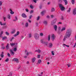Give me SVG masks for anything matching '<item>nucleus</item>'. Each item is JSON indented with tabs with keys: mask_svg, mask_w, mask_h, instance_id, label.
<instances>
[{
	"mask_svg": "<svg viewBox=\"0 0 76 76\" xmlns=\"http://www.w3.org/2000/svg\"><path fill=\"white\" fill-rule=\"evenodd\" d=\"M48 42H47V43L45 42V43L44 44H45L46 45H48Z\"/></svg>",
	"mask_w": 76,
	"mask_h": 76,
	"instance_id": "680f3d73",
	"label": "nucleus"
},
{
	"mask_svg": "<svg viewBox=\"0 0 76 76\" xmlns=\"http://www.w3.org/2000/svg\"><path fill=\"white\" fill-rule=\"evenodd\" d=\"M6 50H9V46H6Z\"/></svg>",
	"mask_w": 76,
	"mask_h": 76,
	"instance_id": "49530a36",
	"label": "nucleus"
},
{
	"mask_svg": "<svg viewBox=\"0 0 76 76\" xmlns=\"http://www.w3.org/2000/svg\"><path fill=\"white\" fill-rule=\"evenodd\" d=\"M10 13L12 15H13V14H14V12L13 11H11L10 12Z\"/></svg>",
	"mask_w": 76,
	"mask_h": 76,
	"instance_id": "09e8293b",
	"label": "nucleus"
},
{
	"mask_svg": "<svg viewBox=\"0 0 76 76\" xmlns=\"http://www.w3.org/2000/svg\"><path fill=\"white\" fill-rule=\"evenodd\" d=\"M41 63V60L39 59L38 60L37 64H40Z\"/></svg>",
	"mask_w": 76,
	"mask_h": 76,
	"instance_id": "4be33fe9",
	"label": "nucleus"
},
{
	"mask_svg": "<svg viewBox=\"0 0 76 76\" xmlns=\"http://www.w3.org/2000/svg\"><path fill=\"white\" fill-rule=\"evenodd\" d=\"M52 55H53V56H54V51H52Z\"/></svg>",
	"mask_w": 76,
	"mask_h": 76,
	"instance_id": "603ef678",
	"label": "nucleus"
},
{
	"mask_svg": "<svg viewBox=\"0 0 76 76\" xmlns=\"http://www.w3.org/2000/svg\"><path fill=\"white\" fill-rule=\"evenodd\" d=\"M31 36L32 35H31V34H28V37L29 38H31Z\"/></svg>",
	"mask_w": 76,
	"mask_h": 76,
	"instance_id": "79ce46f5",
	"label": "nucleus"
},
{
	"mask_svg": "<svg viewBox=\"0 0 76 76\" xmlns=\"http://www.w3.org/2000/svg\"><path fill=\"white\" fill-rule=\"evenodd\" d=\"M1 5H2V1H0V6H1Z\"/></svg>",
	"mask_w": 76,
	"mask_h": 76,
	"instance_id": "4d7b16f0",
	"label": "nucleus"
},
{
	"mask_svg": "<svg viewBox=\"0 0 76 76\" xmlns=\"http://www.w3.org/2000/svg\"><path fill=\"white\" fill-rule=\"evenodd\" d=\"M61 20H64V17H63V16H61Z\"/></svg>",
	"mask_w": 76,
	"mask_h": 76,
	"instance_id": "4c0bfd02",
	"label": "nucleus"
},
{
	"mask_svg": "<svg viewBox=\"0 0 76 76\" xmlns=\"http://www.w3.org/2000/svg\"><path fill=\"white\" fill-rule=\"evenodd\" d=\"M64 47H65V46H66V47H69V45H66V44H64Z\"/></svg>",
	"mask_w": 76,
	"mask_h": 76,
	"instance_id": "7c9ffc66",
	"label": "nucleus"
},
{
	"mask_svg": "<svg viewBox=\"0 0 76 76\" xmlns=\"http://www.w3.org/2000/svg\"><path fill=\"white\" fill-rule=\"evenodd\" d=\"M60 29H61V28H60V27H59L58 28V32L60 31Z\"/></svg>",
	"mask_w": 76,
	"mask_h": 76,
	"instance_id": "58836bf2",
	"label": "nucleus"
},
{
	"mask_svg": "<svg viewBox=\"0 0 76 76\" xmlns=\"http://www.w3.org/2000/svg\"><path fill=\"white\" fill-rule=\"evenodd\" d=\"M30 7L31 8V9H34V7L32 6V5L31 4L30 5Z\"/></svg>",
	"mask_w": 76,
	"mask_h": 76,
	"instance_id": "c85d7f7f",
	"label": "nucleus"
},
{
	"mask_svg": "<svg viewBox=\"0 0 76 76\" xmlns=\"http://www.w3.org/2000/svg\"><path fill=\"white\" fill-rule=\"evenodd\" d=\"M2 28H3V29H6V28H7V26H3V27H2Z\"/></svg>",
	"mask_w": 76,
	"mask_h": 76,
	"instance_id": "f704fd0d",
	"label": "nucleus"
},
{
	"mask_svg": "<svg viewBox=\"0 0 76 76\" xmlns=\"http://www.w3.org/2000/svg\"><path fill=\"white\" fill-rule=\"evenodd\" d=\"M72 32L71 29H67L65 34V36L68 38H70L72 35Z\"/></svg>",
	"mask_w": 76,
	"mask_h": 76,
	"instance_id": "f257e3e1",
	"label": "nucleus"
},
{
	"mask_svg": "<svg viewBox=\"0 0 76 76\" xmlns=\"http://www.w3.org/2000/svg\"><path fill=\"white\" fill-rule=\"evenodd\" d=\"M5 34L8 36H9V33L7 31H6V32H5Z\"/></svg>",
	"mask_w": 76,
	"mask_h": 76,
	"instance_id": "cd10ccee",
	"label": "nucleus"
},
{
	"mask_svg": "<svg viewBox=\"0 0 76 76\" xmlns=\"http://www.w3.org/2000/svg\"><path fill=\"white\" fill-rule=\"evenodd\" d=\"M20 33V32H19V31H18L17 32L16 34L17 35H19Z\"/></svg>",
	"mask_w": 76,
	"mask_h": 76,
	"instance_id": "a19ab883",
	"label": "nucleus"
},
{
	"mask_svg": "<svg viewBox=\"0 0 76 76\" xmlns=\"http://www.w3.org/2000/svg\"><path fill=\"white\" fill-rule=\"evenodd\" d=\"M68 38V37H66V36H64V38L63 39L64 41H65L66 40V38Z\"/></svg>",
	"mask_w": 76,
	"mask_h": 76,
	"instance_id": "5701e85b",
	"label": "nucleus"
},
{
	"mask_svg": "<svg viewBox=\"0 0 76 76\" xmlns=\"http://www.w3.org/2000/svg\"><path fill=\"white\" fill-rule=\"evenodd\" d=\"M3 20H4V21H6V17H4V16L3 17Z\"/></svg>",
	"mask_w": 76,
	"mask_h": 76,
	"instance_id": "2f4dec72",
	"label": "nucleus"
},
{
	"mask_svg": "<svg viewBox=\"0 0 76 76\" xmlns=\"http://www.w3.org/2000/svg\"><path fill=\"white\" fill-rule=\"evenodd\" d=\"M46 12H46V10H44V11H42V13H46Z\"/></svg>",
	"mask_w": 76,
	"mask_h": 76,
	"instance_id": "a18cd8bd",
	"label": "nucleus"
},
{
	"mask_svg": "<svg viewBox=\"0 0 76 76\" xmlns=\"http://www.w3.org/2000/svg\"><path fill=\"white\" fill-rule=\"evenodd\" d=\"M10 45L11 47H13L15 45V43H10Z\"/></svg>",
	"mask_w": 76,
	"mask_h": 76,
	"instance_id": "bb28decb",
	"label": "nucleus"
},
{
	"mask_svg": "<svg viewBox=\"0 0 76 76\" xmlns=\"http://www.w3.org/2000/svg\"><path fill=\"white\" fill-rule=\"evenodd\" d=\"M26 12H29V10H28V9H26Z\"/></svg>",
	"mask_w": 76,
	"mask_h": 76,
	"instance_id": "864d4df0",
	"label": "nucleus"
},
{
	"mask_svg": "<svg viewBox=\"0 0 76 76\" xmlns=\"http://www.w3.org/2000/svg\"><path fill=\"white\" fill-rule=\"evenodd\" d=\"M63 1H64L65 3V5H67V4L68 2H67V0H63Z\"/></svg>",
	"mask_w": 76,
	"mask_h": 76,
	"instance_id": "ddd939ff",
	"label": "nucleus"
},
{
	"mask_svg": "<svg viewBox=\"0 0 76 76\" xmlns=\"http://www.w3.org/2000/svg\"><path fill=\"white\" fill-rule=\"evenodd\" d=\"M40 35L41 37H42V36L43 35V33H41L40 34Z\"/></svg>",
	"mask_w": 76,
	"mask_h": 76,
	"instance_id": "8fccbe9b",
	"label": "nucleus"
},
{
	"mask_svg": "<svg viewBox=\"0 0 76 76\" xmlns=\"http://www.w3.org/2000/svg\"><path fill=\"white\" fill-rule=\"evenodd\" d=\"M43 23L45 25H47V24H48V22H47V21L45 20L43 21Z\"/></svg>",
	"mask_w": 76,
	"mask_h": 76,
	"instance_id": "4468645a",
	"label": "nucleus"
},
{
	"mask_svg": "<svg viewBox=\"0 0 76 76\" xmlns=\"http://www.w3.org/2000/svg\"><path fill=\"white\" fill-rule=\"evenodd\" d=\"M58 6L61 11H64V10H65V7H64L63 4H61L60 3L59 4Z\"/></svg>",
	"mask_w": 76,
	"mask_h": 76,
	"instance_id": "f03ea898",
	"label": "nucleus"
},
{
	"mask_svg": "<svg viewBox=\"0 0 76 76\" xmlns=\"http://www.w3.org/2000/svg\"><path fill=\"white\" fill-rule=\"evenodd\" d=\"M55 38H56V36H55V35H54V34H52V36H51V39L52 41H54Z\"/></svg>",
	"mask_w": 76,
	"mask_h": 76,
	"instance_id": "20e7f679",
	"label": "nucleus"
},
{
	"mask_svg": "<svg viewBox=\"0 0 76 76\" xmlns=\"http://www.w3.org/2000/svg\"><path fill=\"white\" fill-rule=\"evenodd\" d=\"M58 24H62V23L61 22H59L58 23Z\"/></svg>",
	"mask_w": 76,
	"mask_h": 76,
	"instance_id": "774afa93",
	"label": "nucleus"
},
{
	"mask_svg": "<svg viewBox=\"0 0 76 76\" xmlns=\"http://www.w3.org/2000/svg\"><path fill=\"white\" fill-rule=\"evenodd\" d=\"M8 18L9 19H10V14L8 15Z\"/></svg>",
	"mask_w": 76,
	"mask_h": 76,
	"instance_id": "473e14b6",
	"label": "nucleus"
},
{
	"mask_svg": "<svg viewBox=\"0 0 76 76\" xmlns=\"http://www.w3.org/2000/svg\"><path fill=\"white\" fill-rule=\"evenodd\" d=\"M36 60V58L35 57H34L31 59V61L32 63H34L35 61Z\"/></svg>",
	"mask_w": 76,
	"mask_h": 76,
	"instance_id": "9d476101",
	"label": "nucleus"
},
{
	"mask_svg": "<svg viewBox=\"0 0 76 76\" xmlns=\"http://www.w3.org/2000/svg\"><path fill=\"white\" fill-rule=\"evenodd\" d=\"M66 30V28L65 27H63L61 30V31L63 32L64 31Z\"/></svg>",
	"mask_w": 76,
	"mask_h": 76,
	"instance_id": "aec40b11",
	"label": "nucleus"
},
{
	"mask_svg": "<svg viewBox=\"0 0 76 76\" xmlns=\"http://www.w3.org/2000/svg\"><path fill=\"white\" fill-rule=\"evenodd\" d=\"M40 18V17H39V16H38L37 17V20H39V18Z\"/></svg>",
	"mask_w": 76,
	"mask_h": 76,
	"instance_id": "c9c22d12",
	"label": "nucleus"
},
{
	"mask_svg": "<svg viewBox=\"0 0 76 76\" xmlns=\"http://www.w3.org/2000/svg\"><path fill=\"white\" fill-rule=\"evenodd\" d=\"M70 10H71V8H69L68 10L67 11V12L68 13H69L70 12Z\"/></svg>",
	"mask_w": 76,
	"mask_h": 76,
	"instance_id": "393cba45",
	"label": "nucleus"
},
{
	"mask_svg": "<svg viewBox=\"0 0 76 76\" xmlns=\"http://www.w3.org/2000/svg\"><path fill=\"white\" fill-rule=\"evenodd\" d=\"M33 12L34 11H33V10H31L30 12V14H32V13H33Z\"/></svg>",
	"mask_w": 76,
	"mask_h": 76,
	"instance_id": "de8ad7c7",
	"label": "nucleus"
},
{
	"mask_svg": "<svg viewBox=\"0 0 76 76\" xmlns=\"http://www.w3.org/2000/svg\"><path fill=\"white\" fill-rule=\"evenodd\" d=\"M71 3L72 4H75V0H71Z\"/></svg>",
	"mask_w": 76,
	"mask_h": 76,
	"instance_id": "a878e982",
	"label": "nucleus"
},
{
	"mask_svg": "<svg viewBox=\"0 0 76 76\" xmlns=\"http://www.w3.org/2000/svg\"><path fill=\"white\" fill-rule=\"evenodd\" d=\"M40 42L41 43H42V44H45V42H44L43 41V40H40Z\"/></svg>",
	"mask_w": 76,
	"mask_h": 76,
	"instance_id": "6ab92c4d",
	"label": "nucleus"
},
{
	"mask_svg": "<svg viewBox=\"0 0 76 76\" xmlns=\"http://www.w3.org/2000/svg\"><path fill=\"white\" fill-rule=\"evenodd\" d=\"M7 37L4 36L2 38V40H3V41H4V40H5L6 39H7Z\"/></svg>",
	"mask_w": 76,
	"mask_h": 76,
	"instance_id": "412c9836",
	"label": "nucleus"
},
{
	"mask_svg": "<svg viewBox=\"0 0 76 76\" xmlns=\"http://www.w3.org/2000/svg\"><path fill=\"white\" fill-rule=\"evenodd\" d=\"M14 61H16L17 63H19V59L17 58H14L12 59Z\"/></svg>",
	"mask_w": 76,
	"mask_h": 76,
	"instance_id": "423d86ee",
	"label": "nucleus"
},
{
	"mask_svg": "<svg viewBox=\"0 0 76 76\" xmlns=\"http://www.w3.org/2000/svg\"><path fill=\"white\" fill-rule=\"evenodd\" d=\"M34 37L36 39H38L39 38V34H38L36 33L34 34Z\"/></svg>",
	"mask_w": 76,
	"mask_h": 76,
	"instance_id": "7ed1b4c3",
	"label": "nucleus"
},
{
	"mask_svg": "<svg viewBox=\"0 0 76 76\" xmlns=\"http://www.w3.org/2000/svg\"><path fill=\"white\" fill-rule=\"evenodd\" d=\"M7 55H8V57H10L11 56H10V53H8Z\"/></svg>",
	"mask_w": 76,
	"mask_h": 76,
	"instance_id": "37998d69",
	"label": "nucleus"
},
{
	"mask_svg": "<svg viewBox=\"0 0 76 76\" xmlns=\"http://www.w3.org/2000/svg\"><path fill=\"white\" fill-rule=\"evenodd\" d=\"M40 56H41L40 55H38V58H40Z\"/></svg>",
	"mask_w": 76,
	"mask_h": 76,
	"instance_id": "0e129e2a",
	"label": "nucleus"
},
{
	"mask_svg": "<svg viewBox=\"0 0 76 76\" xmlns=\"http://www.w3.org/2000/svg\"><path fill=\"white\" fill-rule=\"evenodd\" d=\"M10 76H12V73L11 72H10L9 74V75Z\"/></svg>",
	"mask_w": 76,
	"mask_h": 76,
	"instance_id": "5fc2aeb1",
	"label": "nucleus"
},
{
	"mask_svg": "<svg viewBox=\"0 0 76 76\" xmlns=\"http://www.w3.org/2000/svg\"><path fill=\"white\" fill-rule=\"evenodd\" d=\"M54 28L55 29V31H57V26L56 25H54L53 26Z\"/></svg>",
	"mask_w": 76,
	"mask_h": 76,
	"instance_id": "1a4fd4ad",
	"label": "nucleus"
},
{
	"mask_svg": "<svg viewBox=\"0 0 76 76\" xmlns=\"http://www.w3.org/2000/svg\"><path fill=\"white\" fill-rule=\"evenodd\" d=\"M13 39H14V37H12V38L11 39H10V41H12V40H13Z\"/></svg>",
	"mask_w": 76,
	"mask_h": 76,
	"instance_id": "bf43d9fd",
	"label": "nucleus"
},
{
	"mask_svg": "<svg viewBox=\"0 0 76 76\" xmlns=\"http://www.w3.org/2000/svg\"><path fill=\"white\" fill-rule=\"evenodd\" d=\"M67 65L68 67H70V66H71V65L70 64H67Z\"/></svg>",
	"mask_w": 76,
	"mask_h": 76,
	"instance_id": "13d9d810",
	"label": "nucleus"
},
{
	"mask_svg": "<svg viewBox=\"0 0 76 76\" xmlns=\"http://www.w3.org/2000/svg\"><path fill=\"white\" fill-rule=\"evenodd\" d=\"M3 31H1L0 33V38L1 37L2 35H3Z\"/></svg>",
	"mask_w": 76,
	"mask_h": 76,
	"instance_id": "f3484780",
	"label": "nucleus"
},
{
	"mask_svg": "<svg viewBox=\"0 0 76 76\" xmlns=\"http://www.w3.org/2000/svg\"><path fill=\"white\" fill-rule=\"evenodd\" d=\"M76 43H75V45H74V46H73L74 48H75V47H76Z\"/></svg>",
	"mask_w": 76,
	"mask_h": 76,
	"instance_id": "338daca9",
	"label": "nucleus"
},
{
	"mask_svg": "<svg viewBox=\"0 0 76 76\" xmlns=\"http://www.w3.org/2000/svg\"><path fill=\"white\" fill-rule=\"evenodd\" d=\"M41 14L42 16H43V15H44V13H43V12H41Z\"/></svg>",
	"mask_w": 76,
	"mask_h": 76,
	"instance_id": "6e6d98bb",
	"label": "nucleus"
},
{
	"mask_svg": "<svg viewBox=\"0 0 76 76\" xmlns=\"http://www.w3.org/2000/svg\"><path fill=\"white\" fill-rule=\"evenodd\" d=\"M39 9H42V6H41V5H40L39 7Z\"/></svg>",
	"mask_w": 76,
	"mask_h": 76,
	"instance_id": "052dcab7",
	"label": "nucleus"
},
{
	"mask_svg": "<svg viewBox=\"0 0 76 76\" xmlns=\"http://www.w3.org/2000/svg\"><path fill=\"white\" fill-rule=\"evenodd\" d=\"M56 20H57V19L56 18L52 21L51 23V25H55L56 22Z\"/></svg>",
	"mask_w": 76,
	"mask_h": 76,
	"instance_id": "39448f33",
	"label": "nucleus"
},
{
	"mask_svg": "<svg viewBox=\"0 0 76 76\" xmlns=\"http://www.w3.org/2000/svg\"><path fill=\"white\" fill-rule=\"evenodd\" d=\"M29 26V24H28V23H27L25 24V27H28Z\"/></svg>",
	"mask_w": 76,
	"mask_h": 76,
	"instance_id": "c756f323",
	"label": "nucleus"
},
{
	"mask_svg": "<svg viewBox=\"0 0 76 76\" xmlns=\"http://www.w3.org/2000/svg\"><path fill=\"white\" fill-rule=\"evenodd\" d=\"M0 25H1V26L3 25V24L2 23V22H1V21L0 22Z\"/></svg>",
	"mask_w": 76,
	"mask_h": 76,
	"instance_id": "e2e57ef3",
	"label": "nucleus"
},
{
	"mask_svg": "<svg viewBox=\"0 0 76 76\" xmlns=\"http://www.w3.org/2000/svg\"><path fill=\"white\" fill-rule=\"evenodd\" d=\"M4 54V52H2L1 54L0 55V56L1 58H3V57H4V55H3Z\"/></svg>",
	"mask_w": 76,
	"mask_h": 76,
	"instance_id": "2eb2a0df",
	"label": "nucleus"
},
{
	"mask_svg": "<svg viewBox=\"0 0 76 76\" xmlns=\"http://www.w3.org/2000/svg\"><path fill=\"white\" fill-rule=\"evenodd\" d=\"M41 51L39 49L36 50L35 51V52H37V53H40Z\"/></svg>",
	"mask_w": 76,
	"mask_h": 76,
	"instance_id": "a211bd4d",
	"label": "nucleus"
},
{
	"mask_svg": "<svg viewBox=\"0 0 76 76\" xmlns=\"http://www.w3.org/2000/svg\"><path fill=\"white\" fill-rule=\"evenodd\" d=\"M9 61V58H7V59H6L5 61V62H7Z\"/></svg>",
	"mask_w": 76,
	"mask_h": 76,
	"instance_id": "ea45409f",
	"label": "nucleus"
},
{
	"mask_svg": "<svg viewBox=\"0 0 76 76\" xmlns=\"http://www.w3.org/2000/svg\"><path fill=\"white\" fill-rule=\"evenodd\" d=\"M33 1L35 3H37V0H33Z\"/></svg>",
	"mask_w": 76,
	"mask_h": 76,
	"instance_id": "3c124183",
	"label": "nucleus"
},
{
	"mask_svg": "<svg viewBox=\"0 0 76 76\" xmlns=\"http://www.w3.org/2000/svg\"><path fill=\"white\" fill-rule=\"evenodd\" d=\"M73 15H76V9H74L73 11Z\"/></svg>",
	"mask_w": 76,
	"mask_h": 76,
	"instance_id": "6e6552de",
	"label": "nucleus"
},
{
	"mask_svg": "<svg viewBox=\"0 0 76 76\" xmlns=\"http://www.w3.org/2000/svg\"><path fill=\"white\" fill-rule=\"evenodd\" d=\"M42 74H43V72H42L41 73V75H38V76H42Z\"/></svg>",
	"mask_w": 76,
	"mask_h": 76,
	"instance_id": "e433bc0d",
	"label": "nucleus"
},
{
	"mask_svg": "<svg viewBox=\"0 0 76 76\" xmlns=\"http://www.w3.org/2000/svg\"><path fill=\"white\" fill-rule=\"evenodd\" d=\"M15 32H16V30H15V29H13L12 30V31L11 32V34H13L15 33Z\"/></svg>",
	"mask_w": 76,
	"mask_h": 76,
	"instance_id": "f8f14e48",
	"label": "nucleus"
},
{
	"mask_svg": "<svg viewBox=\"0 0 76 76\" xmlns=\"http://www.w3.org/2000/svg\"><path fill=\"white\" fill-rule=\"evenodd\" d=\"M13 51H17V48H15L14 50H13Z\"/></svg>",
	"mask_w": 76,
	"mask_h": 76,
	"instance_id": "72a5a7b5",
	"label": "nucleus"
},
{
	"mask_svg": "<svg viewBox=\"0 0 76 76\" xmlns=\"http://www.w3.org/2000/svg\"><path fill=\"white\" fill-rule=\"evenodd\" d=\"M52 47H53V44L51 43H50L49 44V48H51Z\"/></svg>",
	"mask_w": 76,
	"mask_h": 76,
	"instance_id": "dca6fc26",
	"label": "nucleus"
},
{
	"mask_svg": "<svg viewBox=\"0 0 76 76\" xmlns=\"http://www.w3.org/2000/svg\"><path fill=\"white\" fill-rule=\"evenodd\" d=\"M48 41H50V35H49L48 36Z\"/></svg>",
	"mask_w": 76,
	"mask_h": 76,
	"instance_id": "c03bdc74",
	"label": "nucleus"
},
{
	"mask_svg": "<svg viewBox=\"0 0 76 76\" xmlns=\"http://www.w3.org/2000/svg\"><path fill=\"white\" fill-rule=\"evenodd\" d=\"M55 9H54V8H52L51 12H54V11H55Z\"/></svg>",
	"mask_w": 76,
	"mask_h": 76,
	"instance_id": "b1692460",
	"label": "nucleus"
},
{
	"mask_svg": "<svg viewBox=\"0 0 76 76\" xmlns=\"http://www.w3.org/2000/svg\"><path fill=\"white\" fill-rule=\"evenodd\" d=\"M15 19L16 20H18V17H15Z\"/></svg>",
	"mask_w": 76,
	"mask_h": 76,
	"instance_id": "69168bd1",
	"label": "nucleus"
},
{
	"mask_svg": "<svg viewBox=\"0 0 76 76\" xmlns=\"http://www.w3.org/2000/svg\"><path fill=\"white\" fill-rule=\"evenodd\" d=\"M9 50L10 52V54L11 55H12V56H13V55L15 54V53L13 52V50L10 49Z\"/></svg>",
	"mask_w": 76,
	"mask_h": 76,
	"instance_id": "0eeeda50",
	"label": "nucleus"
},
{
	"mask_svg": "<svg viewBox=\"0 0 76 76\" xmlns=\"http://www.w3.org/2000/svg\"><path fill=\"white\" fill-rule=\"evenodd\" d=\"M22 16L23 18H27V16H26V15L25 13H23L22 14Z\"/></svg>",
	"mask_w": 76,
	"mask_h": 76,
	"instance_id": "9b49d317",
	"label": "nucleus"
}]
</instances>
